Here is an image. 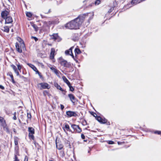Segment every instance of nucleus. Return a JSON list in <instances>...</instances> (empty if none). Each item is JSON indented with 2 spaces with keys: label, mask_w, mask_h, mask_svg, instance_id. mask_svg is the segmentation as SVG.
<instances>
[{
  "label": "nucleus",
  "mask_w": 161,
  "mask_h": 161,
  "mask_svg": "<svg viewBox=\"0 0 161 161\" xmlns=\"http://www.w3.org/2000/svg\"><path fill=\"white\" fill-rule=\"evenodd\" d=\"M69 88V90L73 92L74 91V88L70 84L69 85H68Z\"/></svg>",
  "instance_id": "28"
},
{
  "label": "nucleus",
  "mask_w": 161,
  "mask_h": 161,
  "mask_svg": "<svg viewBox=\"0 0 161 161\" xmlns=\"http://www.w3.org/2000/svg\"><path fill=\"white\" fill-rule=\"evenodd\" d=\"M84 18L83 15H80L74 20L67 23L65 25V27L70 29H78L83 22Z\"/></svg>",
  "instance_id": "1"
},
{
  "label": "nucleus",
  "mask_w": 161,
  "mask_h": 161,
  "mask_svg": "<svg viewBox=\"0 0 161 161\" xmlns=\"http://www.w3.org/2000/svg\"><path fill=\"white\" fill-rule=\"evenodd\" d=\"M31 38L32 39H34L36 42L38 40L37 38H36V37H35V36H32L31 37Z\"/></svg>",
  "instance_id": "40"
},
{
  "label": "nucleus",
  "mask_w": 161,
  "mask_h": 161,
  "mask_svg": "<svg viewBox=\"0 0 161 161\" xmlns=\"http://www.w3.org/2000/svg\"><path fill=\"white\" fill-rule=\"evenodd\" d=\"M108 143L109 144H113L114 143V142L112 141H109Z\"/></svg>",
  "instance_id": "43"
},
{
  "label": "nucleus",
  "mask_w": 161,
  "mask_h": 161,
  "mask_svg": "<svg viewBox=\"0 0 161 161\" xmlns=\"http://www.w3.org/2000/svg\"><path fill=\"white\" fill-rule=\"evenodd\" d=\"M19 39L20 40V43L21 45L20 46L19 43H16V48L17 51L19 53H21L22 52V50L21 48V46H22V47H24L25 45L23 41L20 38Z\"/></svg>",
  "instance_id": "2"
},
{
  "label": "nucleus",
  "mask_w": 161,
  "mask_h": 161,
  "mask_svg": "<svg viewBox=\"0 0 161 161\" xmlns=\"http://www.w3.org/2000/svg\"><path fill=\"white\" fill-rule=\"evenodd\" d=\"M18 138L17 137H15L14 138V143L16 145L18 144Z\"/></svg>",
  "instance_id": "26"
},
{
  "label": "nucleus",
  "mask_w": 161,
  "mask_h": 161,
  "mask_svg": "<svg viewBox=\"0 0 161 161\" xmlns=\"http://www.w3.org/2000/svg\"><path fill=\"white\" fill-rule=\"evenodd\" d=\"M71 127L74 129V131L76 132L79 133L82 131L81 129L78 125L74 124L72 125Z\"/></svg>",
  "instance_id": "3"
},
{
  "label": "nucleus",
  "mask_w": 161,
  "mask_h": 161,
  "mask_svg": "<svg viewBox=\"0 0 161 161\" xmlns=\"http://www.w3.org/2000/svg\"><path fill=\"white\" fill-rule=\"evenodd\" d=\"M74 48V47H71L69 49L66 50L65 52V53L66 55H70V54L72 53V49Z\"/></svg>",
  "instance_id": "13"
},
{
  "label": "nucleus",
  "mask_w": 161,
  "mask_h": 161,
  "mask_svg": "<svg viewBox=\"0 0 161 161\" xmlns=\"http://www.w3.org/2000/svg\"><path fill=\"white\" fill-rule=\"evenodd\" d=\"M3 127L5 129L7 132L8 133H9V129H8V127H6V126H5V127Z\"/></svg>",
  "instance_id": "39"
},
{
  "label": "nucleus",
  "mask_w": 161,
  "mask_h": 161,
  "mask_svg": "<svg viewBox=\"0 0 161 161\" xmlns=\"http://www.w3.org/2000/svg\"><path fill=\"white\" fill-rule=\"evenodd\" d=\"M13 29H12V31L13 32Z\"/></svg>",
  "instance_id": "56"
},
{
  "label": "nucleus",
  "mask_w": 161,
  "mask_h": 161,
  "mask_svg": "<svg viewBox=\"0 0 161 161\" xmlns=\"http://www.w3.org/2000/svg\"><path fill=\"white\" fill-rule=\"evenodd\" d=\"M14 131L15 132H16V130H15V129H14Z\"/></svg>",
  "instance_id": "54"
},
{
  "label": "nucleus",
  "mask_w": 161,
  "mask_h": 161,
  "mask_svg": "<svg viewBox=\"0 0 161 161\" xmlns=\"http://www.w3.org/2000/svg\"><path fill=\"white\" fill-rule=\"evenodd\" d=\"M60 106H61V109L62 110H63L64 109V106L63 105L61 104H60Z\"/></svg>",
  "instance_id": "47"
},
{
  "label": "nucleus",
  "mask_w": 161,
  "mask_h": 161,
  "mask_svg": "<svg viewBox=\"0 0 161 161\" xmlns=\"http://www.w3.org/2000/svg\"><path fill=\"white\" fill-rule=\"evenodd\" d=\"M31 25L33 26V27L35 29V30L36 31H37V26L35 24H32Z\"/></svg>",
  "instance_id": "31"
},
{
  "label": "nucleus",
  "mask_w": 161,
  "mask_h": 161,
  "mask_svg": "<svg viewBox=\"0 0 161 161\" xmlns=\"http://www.w3.org/2000/svg\"><path fill=\"white\" fill-rule=\"evenodd\" d=\"M34 134H29V136L30 138L32 139H34V137L33 136Z\"/></svg>",
  "instance_id": "32"
},
{
  "label": "nucleus",
  "mask_w": 161,
  "mask_h": 161,
  "mask_svg": "<svg viewBox=\"0 0 161 161\" xmlns=\"http://www.w3.org/2000/svg\"><path fill=\"white\" fill-rule=\"evenodd\" d=\"M28 131H29V134H34V129L32 127H29Z\"/></svg>",
  "instance_id": "21"
},
{
  "label": "nucleus",
  "mask_w": 161,
  "mask_h": 161,
  "mask_svg": "<svg viewBox=\"0 0 161 161\" xmlns=\"http://www.w3.org/2000/svg\"><path fill=\"white\" fill-rule=\"evenodd\" d=\"M17 66L18 70L20 71L21 68V66L19 64L17 65Z\"/></svg>",
  "instance_id": "36"
},
{
  "label": "nucleus",
  "mask_w": 161,
  "mask_h": 161,
  "mask_svg": "<svg viewBox=\"0 0 161 161\" xmlns=\"http://www.w3.org/2000/svg\"><path fill=\"white\" fill-rule=\"evenodd\" d=\"M113 9V8H111L108 11L109 13H110L112 11Z\"/></svg>",
  "instance_id": "48"
},
{
  "label": "nucleus",
  "mask_w": 161,
  "mask_h": 161,
  "mask_svg": "<svg viewBox=\"0 0 161 161\" xmlns=\"http://www.w3.org/2000/svg\"><path fill=\"white\" fill-rule=\"evenodd\" d=\"M55 86L57 87V88L58 89L60 90V91H61L62 92H63L64 91V90L60 86L58 85V84H55Z\"/></svg>",
  "instance_id": "24"
},
{
  "label": "nucleus",
  "mask_w": 161,
  "mask_h": 161,
  "mask_svg": "<svg viewBox=\"0 0 161 161\" xmlns=\"http://www.w3.org/2000/svg\"><path fill=\"white\" fill-rule=\"evenodd\" d=\"M96 119L100 123L102 118L100 116H97L96 118Z\"/></svg>",
  "instance_id": "35"
},
{
  "label": "nucleus",
  "mask_w": 161,
  "mask_h": 161,
  "mask_svg": "<svg viewBox=\"0 0 161 161\" xmlns=\"http://www.w3.org/2000/svg\"><path fill=\"white\" fill-rule=\"evenodd\" d=\"M41 17H42V18H43V17H42V15H41Z\"/></svg>",
  "instance_id": "55"
},
{
  "label": "nucleus",
  "mask_w": 161,
  "mask_h": 161,
  "mask_svg": "<svg viewBox=\"0 0 161 161\" xmlns=\"http://www.w3.org/2000/svg\"><path fill=\"white\" fill-rule=\"evenodd\" d=\"M50 69L53 72H54L57 69L56 68V67H53L52 66L49 67Z\"/></svg>",
  "instance_id": "29"
},
{
  "label": "nucleus",
  "mask_w": 161,
  "mask_h": 161,
  "mask_svg": "<svg viewBox=\"0 0 161 161\" xmlns=\"http://www.w3.org/2000/svg\"><path fill=\"white\" fill-rule=\"evenodd\" d=\"M0 88L2 89H4V87L3 86L1 85H0Z\"/></svg>",
  "instance_id": "50"
},
{
  "label": "nucleus",
  "mask_w": 161,
  "mask_h": 161,
  "mask_svg": "<svg viewBox=\"0 0 161 161\" xmlns=\"http://www.w3.org/2000/svg\"><path fill=\"white\" fill-rule=\"evenodd\" d=\"M41 87L43 89H49L50 88V86L46 83H41Z\"/></svg>",
  "instance_id": "10"
},
{
  "label": "nucleus",
  "mask_w": 161,
  "mask_h": 161,
  "mask_svg": "<svg viewBox=\"0 0 161 161\" xmlns=\"http://www.w3.org/2000/svg\"><path fill=\"white\" fill-rule=\"evenodd\" d=\"M27 65L31 67L34 71L36 72V74H37L39 76H40L39 71L34 65L29 63L27 64Z\"/></svg>",
  "instance_id": "9"
},
{
  "label": "nucleus",
  "mask_w": 161,
  "mask_h": 161,
  "mask_svg": "<svg viewBox=\"0 0 161 161\" xmlns=\"http://www.w3.org/2000/svg\"><path fill=\"white\" fill-rule=\"evenodd\" d=\"M68 96L69 98L71 101L73 103H75L77 101V99L73 94H69Z\"/></svg>",
  "instance_id": "7"
},
{
  "label": "nucleus",
  "mask_w": 161,
  "mask_h": 161,
  "mask_svg": "<svg viewBox=\"0 0 161 161\" xmlns=\"http://www.w3.org/2000/svg\"><path fill=\"white\" fill-rule=\"evenodd\" d=\"M60 63L61 65L63 66L64 67H69L71 66V65L70 64L68 63L64 59H62L60 60Z\"/></svg>",
  "instance_id": "4"
},
{
  "label": "nucleus",
  "mask_w": 161,
  "mask_h": 161,
  "mask_svg": "<svg viewBox=\"0 0 161 161\" xmlns=\"http://www.w3.org/2000/svg\"><path fill=\"white\" fill-rule=\"evenodd\" d=\"M81 137L83 139H84L85 138V136L83 134H81Z\"/></svg>",
  "instance_id": "44"
},
{
  "label": "nucleus",
  "mask_w": 161,
  "mask_h": 161,
  "mask_svg": "<svg viewBox=\"0 0 161 161\" xmlns=\"http://www.w3.org/2000/svg\"><path fill=\"white\" fill-rule=\"evenodd\" d=\"M11 66L14 70V72L17 75L19 76V72L17 70L16 67L13 64L11 65Z\"/></svg>",
  "instance_id": "17"
},
{
  "label": "nucleus",
  "mask_w": 161,
  "mask_h": 161,
  "mask_svg": "<svg viewBox=\"0 0 161 161\" xmlns=\"http://www.w3.org/2000/svg\"><path fill=\"white\" fill-rule=\"evenodd\" d=\"M107 120L106 119H105V118L103 119L102 118V119L101 120L100 123L104 124L107 122Z\"/></svg>",
  "instance_id": "27"
},
{
  "label": "nucleus",
  "mask_w": 161,
  "mask_h": 161,
  "mask_svg": "<svg viewBox=\"0 0 161 161\" xmlns=\"http://www.w3.org/2000/svg\"><path fill=\"white\" fill-rule=\"evenodd\" d=\"M11 80H12V82H13V83H14V78H13V79H11Z\"/></svg>",
  "instance_id": "53"
},
{
  "label": "nucleus",
  "mask_w": 161,
  "mask_h": 161,
  "mask_svg": "<svg viewBox=\"0 0 161 161\" xmlns=\"http://www.w3.org/2000/svg\"><path fill=\"white\" fill-rule=\"evenodd\" d=\"M55 50L54 48H52L51 49V52L50 53V58L51 59H53L54 58V55L55 53Z\"/></svg>",
  "instance_id": "14"
},
{
  "label": "nucleus",
  "mask_w": 161,
  "mask_h": 161,
  "mask_svg": "<svg viewBox=\"0 0 161 161\" xmlns=\"http://www.w3.org/2000/svg\"><path fill=\"white\" fill-rule=\"evenodd\" d=\"M27 117L28 119H31V115L30 113H27Z\"/></svg>",
  "instance_id": "34"
},
{
  "label": "nucleus",
  "mask_w": 161,
  "mask_h": 161,
  "mask_svg": "<svg viewBox=\"0 0 161 161\" xmlns=\"http://www.w3.org/2000/svg\"><path fill=\"white\" fill-rule=\"evenodd\" d=\"M9 14V11L6 10H4L2 11L1 13V16L2 18L5 19L6 18L8 17L7 16Z\"/></svg>",
  "instance_id": "8"
},
{
  "label": "nucleus",
  "mask_w": 161,
  "mask_h": 161,
  "mask_svg": "<svg viewBox=\"0 0 161 161\" xmlns=\"http://www.w3.org/2000/svg\"><path fill=\"white\" fill-rule=\"evenodd\" d=\"M66 115L68 117L72 116L75 117L77 115L76 113L74 112L69 111L66 112Z\"/></svg>",
  "instance_id": "5"
},
{
  "label": "nucleus",
  "mask_w": 161,
  "mask_h": 161,
  "mask_svg": "<svg viewBox=\"0 0 161 161\" xmlns=\"http://www.w3.org/2000/svg\"><path fill=\"white\" fill-rule=\"evenodd\" d=\"M48 97H50V96H51V94L48 92V94L47 95Z\"/></svg>",
  "instance_id": "51"
},
{
  "label": "nucleus",
  "mask_w": 161,
  "mask_h": 161,
  "mask_svg": "<svg viewBox=\"0 0 161 161\" xmlns=\"http://www.w3.org/2000/svg\"><path fill=\"white\" fill-rule=\"evenodd\" d=\"M0 122L1 123L3 127H5L6 126V124L4 119L1 117H0Z\"/></svg>",
  "instance_id": "15"
},
{
  "label": "nucleus",
  "mask_w": 161,
  "mask_h": 161,
  "mask_svg": "<svg viewBox=\"0 0 161 161\" xmlns=\"http://www.w3.org/2000/svg\"><path fill=\"white\" fill-rule=\"evenodd\" d=\"M62 79L68 85H70V82H69V81L66 78L65 76H63Z\"/></svg>",
  "instance_id": "19"
},
{
  "label": "nucleus",
  "mask_w": 161,
  "mask_h": 161,
  "mask_svg": "<svg viewBox=\"0 0 161 161\" xmlns=\"http://www.w3.org/2000/svg\"><path fill=\"white\" fill-rule=\"evenodd\" d=\"M44 12L45 13V14H48V13H49L50 12V9H49L48 11H44Z\"/></svg>",
  "instance_id": "46"
},
{
  "label": "nucleus",
  "mask_w": 161,
  "mask_h": 161,
  "mask_svg": "<svg viewBox=\"0 0 161 161\" xmlns=\"http://www.w3.org/2000/svg\"><path fill=\"white\" fill-rule=\"evenodd\" d=\"M63 128L64 129V130L65 132V129H66L67 131L71 132H72L73 133V132H72L71 130L70 129L69 125L67 124H65V126Z\"/></svg>",
  "instance_id": "16"
},
{
  "label": "nucleus",
  "mask_w": 161,
  "mask_h": 161,
  "mask_svg": "<svg viewBox=\"0 0 161 161\" xmlns=\"http://www.w3.org/2000/svg\"><path fill=\"white\" fill-rule=\"evenodd\" d=\"M27 16L29 17H31L32 16V14L30 12H27L26 13Z\"/></svg>",
  "instance_id": "30"
},
{
  "label": "nucleus",
  "mask_w": 161,
  "mask_h": 161,
  "mask_svg": "<svg viewBox=\"0 0 161 161\" xmlns=\"http://www.w3.org/2000/svg\"><path fill=\"white\" fill-rule=\"evenodd\" d=\"M43 23L44 25L43 26L42 30L44 31H47L49 29V27L46 21L44 22Z\"/></svg>",
  "instance_id": "11"
},
{
  "label": "nucleus",
  "mask_w": 161,
  "mask_h": 161,
  "mask_svg": "<svg viewBox=\"0 0 161 161\" xmlns=\"http://www.w3.org/2000/svg\"><path fill=\"white\" fill-rule=\"evenodd\" d=\"M14 161H19V159H18L16 155L15 156Z\"/></svg>",
  "instance_id": "42"
},
{
  "label": "nucleus",
  "mask_w": 161,
  "mask_h": 161,
  "mask_svg": "<svg viewBox=\"0 0 161 161\" xmlns=\"http://www.w3.org/2000/svg\"><path fill=\"white\" fill-rule=\"evenodd\" d=\"M5 24L10 23L13 22V20L11 17H8L5 19Z\"/></svg>",
  "instance_id": "12"
},
{
  "label": "nucleus",
  "mask_w": 161,
  "mask_h": 161,
  "mask_svg": "<svg viewBox=\"0 0 161 161\" xmlns=\"http://www.w3.org/2000/svg\"><path fill=\"white\" fill-rule=\"evenodd\" d=\"M8 75H9V76H10V77H11V79H13V75H12V74L11 73H9Z\"/></svg>",
  "instance_id": "45"
},
{
  "label": "nucleus",
  "mask_w": 161,
  "mask_h": 161,
  "mask_svg": "<svg viewBox=\"0 0 161 161\" xmlns=\"http://www.w3.org/2000/svg\"><path fill=\"white\" fill-rule=\"evenodd\" d=\"M101 1L100 0H96L95 3L96 5H98L100 3Z\"/></svg>",
  "instance_id": "33"
},
{
  "label": "nucleus",
  "mask_w": 161,
  "mask_h": 161,
  "mask_svg": "<svg viewBox=\"0 0 161 161\" xmlns=\"http://www.w3.org/2000/svg\"><path fill=\"white\" fill-rule=\"evenodd\" d=\"M28 158L27 156H25V157L24 161H28Z\"/></svg>",
  "instance_id": "49"
},
{
  "label": "nucleus",
  "mask_w": 161,
  "mask_h": 161,
  "mask_svg": "<svg viewBox=\"0 0 161 161\" xmlns=\"http://www.w3.org/2000/svg\"><path fill=\"white\" fill-rule=\"evenodd\" d=\"M4 31L8 33L9 31V29L8 26H5L3 27V29H2Z\"/></svg>",
  "instance_id": "23"
},
{
  "label": "nucleus",
  "mask_w": 161,
  "mask_h": 161,
  "mask_svg": "<svg viewBox=\"0 0 161 161\" xmlns=\"http://www.w3.org/2000/svg\"><path fill=\"white\" fill-rule=\"evenodd\" d=\"M51 38L57 42H59L61 40L57 34H54L51 36Z\"/></svg>",
  "instance_id": "6"
},
{
  "label": "nucleus",
  "mask_w": 161,
  "mask_h": 161,
  "mask_svg": "<svg viewBox=\"0 0 161 161\" xmlns=\"http://www.w3.org/2000/svg\"><path fill=\"white\" fill-rule=\"evenodd\" d=\"M75 55L76 54H79L81 53V52L80 49L78 48H76L75 49Z\"/></svg>",
  "instance_id": "22"
},
{
  "label": "nucleus",
  "mask_w": 161,
  "mask_h": 161,
  "mask_svg": "<svg viewBox=\"0 0 161 161\" xmlns=\"http://www.w3.org/2000/svg\"><path fill=\"white\" fill-rule=\"evenodd\" d=\"M54 73L57 76L60 77L59 74H61V73L57 69Z\"/></svg>",
  "instance_id": "25"
},
{
  "label": "nucleus",
  "mask_w": 161,
  "mask_h": 161,
  "mask_svg": "<svg viewBox=\"0 0 161 161\" xmlns=\"http://www.w3.org/2000/svg\"><path fill=\"white\" fill-rule=\"evenodd\" d=\"M48 92L47 91H44L43 92V94L44 95L46 96L48 94Z\"/></svg>",
  "instance_id": "41"
},
{
  "label": "nucleus",
  "mask_w": 161,
  "mask_h": 161,
  "mask_svg": "<svg viewBox=\"0 0 161 161\" xmlns=\"http://www.w3.org/2000/svg\"><path fill=\"white\" fill-rule=\"evenodd\" d=\"M141 2L140 0H132L131 3V4L136 5L137 3H138Z\"/></svg>",
  "instance_id": "20"
},
{
  "label": "nucleus",
  "mask_w": 161,
  "mask_h": 161,
  "mask_svg": "<svg viewBox=\"0 0 161 161\" xmlns=\"http://www.w3.org/2000/svg\"><path fill=\"white\" fill-rule=\"evenodd\" d=\"M155 134H157L159 135H161V131H157L154 132Z\"/></svg>",
  "instance_id": "37"
},
{
  "label": "nucleus",
  "mask_w": 161,
  "mask_h": 161,
  "mask_svg": "<svg viewBox=\"0 0 161 161\" xmlns=\"http://www.w3.org/2000/svg\"><path fill=\"white\" fill-rule=\"evenodd\" d=\"M50 161H53V160H50Z\"/></svg>",
  "instance_id": "57"
},
{
  "label": "nucleus",
  "mask_w": 161,
  "mask_h": 161,
  "mask_svg": "<svg viewBox=\"0 0 161 161\" xmlns=\"http://www.w3.org/2000/svg\"><path fill=\"white\" fill-rule=\"evenodd\" d=\"M70 54V55L71 56H72V57L73 58H74V55H73V53H71V54Z\"/></svg>",
  "instance_id": "52"
},
{
  "label": "nucleus",
  "mask_w": 161,
  "mask_h": 161,
  "mask_svg": "<svg viewBox=\"0 0 161 161\" xmlns=\"http://www.w3.org/2000/svg\"><path fill=\"white\" fill-rule=\"evenodd\" d=\"M56 147L57 148L58 150H61L63 148V146L62 144L56 142Z\"/></svg>",
  "instance_id": "18"
},
{
  "label": "nucleus",
  "mask_w": 161,
  "mask_h": 161,
  "mask_svg": "<svg viewBox=\"0 0 161 161\" xmlns=\"http://www.w3.org/2000/svg\"><path fill=\"white\" fill-rule=\"evenodd\" d=\"M16 112H15L14 114V116L13 117V119L14 120H16L17 119L16 117Z\"/></svg>",
  "instance_id": "38"
}]
</instances>
